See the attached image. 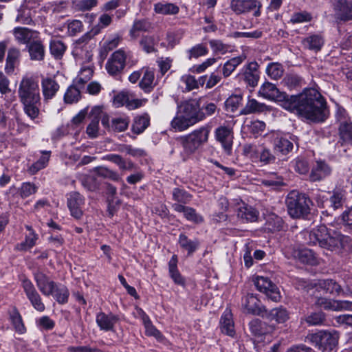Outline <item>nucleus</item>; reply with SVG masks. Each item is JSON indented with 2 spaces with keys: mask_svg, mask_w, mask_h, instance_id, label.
<instances>
[{
  "mask_svg": "<svg viewBox=\"0 0 352 352\" xmlns=\"http://www.w3.org/2000/svg\"><path fill=\"white\" fill-rule=\"evenodd\" d=\"M258 94L265 99L280 102L284 109L313 122H323L329 115L324 98L314 88L305 89L297 96H289L267 82L260 87Z\"/></svg>",
  "mask_w": 352,
  "mask_h": 352,
  "instance_id": "obj_1",
  "label": "nucleus"
},
{
  "mask_svg": "<svg viewBox=\"0 0 352 352\" xmlns=\"http://www.w3.org/2000/svg\"><path fill=\"white\" fill-rule=\"evenodd\" d=\"M304 237L309 245H318L322 248L331 251L346 250L349 248L351 243L349 236L328 229L324 225H320L309 232H305Z\"/></svg>",
  "mask_w": 352,
  "mask_h": 352,
  "instance_id": "obj_2",
  "label": "nucleus"
},
{
  "mask_svg": "<svg viewBox=\"0 0 352 352\" xmlns=\"http://www.w3.org/2000/svg\"><path fill=\"white\" fill-rule=\"evenodd\" d=\"M17 94L25 114L32 120L37 119L41 104L38 81L31 76H23Z\"/></svg>",
  "mask_w": 352,
  "mask_h": 352,
  "instance_id": "obj_3",
  "label": "nucleus"
},
{
  "mask_svg": "<svg viewBox=\"0 0 352 352\" xmlns=\"http://www.w3.org/2000/svg\"><path fill=\"white\" fill-rule=\"evenodd\" d=\"M311 199L305 194L298 191L290 192L286 198V205L289 214L293 218H300L310 212Z\"/></svg>",
  "mask_w": 352,
  "mask_h": 352,
  "instance_id": "obj_4",
  "label": "nucleus"
},
{
  "mask_svg": "<svg viewBox=\"0 0 352 352\" xmlns=\"http://www.w3.org/2000/svg\"><path fill=\"white\" fill-rule=\"evenodd\" d=\"M339 336L335 331L321 330L309 333L306 341L322 352L332 351L338 344Z\"/></svg>",
  "mask_w": 352,
  "mask_h": 352,
  "instance_id": "obj_5",
  "label": "nucleus"
},
{
  "mask_svg": "<svg viewBox=\"0 0 352 352\" xmlns=\"http://www.w3.org/2000/svg\"><path fill=\"white\" fill-rule=\"evenodd\" d=\"M252 281L256 288L274 302H279L281 299L280 292L275 284L271 280L265 276H256Z\"/></svg>",
  "mask_w": 352,
  "mask_h": 352,
  "instance_id": "obj_6",
  "label": "nucleus"
},
{
  "mask_svg": "<svg viewBox=\"0 0 352 352\" xmlns=\"http://www.w3.org/2000/svg\"><path fill=\"white\" fill-rule=\"evenodd\" d=\"M177 111L194 124L205 118L199 104L195 100L184 101L177 106Z\"/></svg>",
  "mask_w": 352,
  "mask_h": 352,
  "instance_id": "obj_7",
  "label": "nucleus"
},
{
  "mask_svg": "<svg viewBox=\"0 0 352 352\" xmlns=\"http://www.w3.org/2000/svg\"><path fill=\"white\" fill-rule=\"evenodd\" d=\"M210 129L202 126L189 134L184 143V148L189 153L195 152L203 143L208 141Z\"/></svg>",
  "mask_w": 352,
  "mask_h": 352,
  "instance_id": "obj_8",
  "label": "nucleus"
},
{
  "mask_svg": "<svg viewBox=\"0 0 352 352\" xmlns=\"http://www.w3.org/2000/svg\"><path fill=\"white\" fill-rule=\"evenodd\" d=\"M337 121L340 123L339 134L343 142L352 144V122L343 108L338 107L336 113Z\"/></svg>",
  "mask_w": 352,
  "mask_h": 352,
  "instance_id": "obj_9",
  "label": "nucleus"
},
{
  "mask_svg": "<svg viewBox=\"0 0 352 352\" xmlns=\"http://www.w3.org/2000/svg\"><path fill=\"white\" fill-rule=\"evenodd\" d=\"M233 207L234 210L236 212L238 218L243 222H254L258 217V212L252 206L246 204L241 200L236 199Z\"/></svg>",
  "mask_w": 352,
  "mask_h": 352,
  "instance_id": "obj_10",
  "label": "nucleus"
},
{
  "mask_svg": "<svg viewBox=\"0 0 352 352\" xmlns=\"http://www.w3.org/2000/svg\"><path fill=\"white\" fill-rule=\"evenodd\" d=\"M85 204V198L79 192H72L68 195L67 207L75 219H80L82 217Z\"/></svg>",
  "mask_w": 352,
  "mask_h": 352,
  "instance_id": "obj_11",
  "label": "nucleus"
},
{
  "mask_svg": "<svg viewBox=\"0 0 352 352\" xmlns=\"http://www.w3.org/2000/svg\"><path fill=\"white\" fill-rule=\"evenodd\" d=\"M22 287L28 299L30 300L33 307L40 312L43 311L45 310V305L42 302L40 294L36 291L31 280L28 279L23 280Z\"/></svg>",
  "mask_w": 352,
  "mask_h": 352,
  "instance_id": "obj_12",
  "label": "nucleus"
},
{
  "mask_svg": "<svg viewBox=\"0 0 352 352\" xmlns=\"http://www.w3.org/2000/svg\"><path fill=\"white\" fill-rule=\"evenodd\" d=\"M13 35L17 42L23 44H41L39 33L27 28L18 27L13 30Z\"/></svg>",
  "mask_w": 352,
  "mask_h": 352,
  "instance_id": "obj_13",
  "label": "nucleus"
},
{
  "mask_svg": "<svg viewBox=\"0 0 352 352\" xmlns=\"http://www.w3.org/2000/svg\"><path fill=\"white\" fill-rule=\"evenodd\" d=\"M119 320V316L111 312L104 313L100 311L96 316V322L98 327L100 330L104 331L114 332L116 331V325Z\"/></svg>",
  "mask_w": 352,
  "mask_h": 352,
  "instance_id": "obj_14",
  "label": "nucleus"
},
{
  "mask_svg": "<svg viewBox=\"0 0 352 352\" xmlns=\"http://www.w3.org/2000/svg\"><path fill=\"white\" fill-rule=\"evenodd\" d=\"M126 54L122 50L116 51L106 64L107 72L113 76L120 73L125 66Z\"/></svg>",
  "mask_w": 352,
  "mask_h": 352,
  "instance_id": "obj_15",
  "label": "nucleus"
},
{
  "mask_svg": "<svg viewBox=\"0 0 352 352\" xmlns=\"http://www.w3.org/2000/svg\"><path fill=\"white\" fill-rule=\"evenodd\" d=\"M311 295L314 296L315 299V304L322 307L326 310L331 311H342L344 310V308H347V300H333L327 299L322 297V294H316L315 292H311Z\"/></svg>",
  "mask_w": 352,
  "mask_h": 352,
  "instance_id": "obj_16",
  "label": "nucleus"
},
{
  "mask_svg": "<svg viewBox=\"0 0 352 352\" xmlns=\"http://www.w3.org/2000/svg\"><path fill=\"white\" fill-rule=\"evenodd\" d=\"M341 287L336 282L331 279L319 280L314 284L311 289V292L316 294H330L332 295H338L341 292Z\"/></svg>",
  "mask_w": 352,
  "mask_h": 352,
  "instance_id": "obj_17",
  "label": "nucleus"
},
{
  "mask_svg": "<svg viewBox=\"0 0 352 352\" xmlns=\"http://www.w3.org/2000/svg\"><path fill=\"white\" fill-rule=\"evenodd\" d=\"M34 280L39 291L46 296H51L55 288L56 283L50 280L49 276L41 271L34 273Z\"/></svg>",
  "mask_w": 352,
  "mask_h": 352,
  "instance_id": "obj_18",
  "label": "nucleus"
},
{
  "mask_svg": "<svg viewBox=\"0 0 352 352\" xmlns=\"http://www.w3.org/2000/svg\"><path fill=\"white\" fill-rule=\"evenodd\" d=\"M242 300V307L245 312L264 316L263 314L266 312V310L254 295L248 294Z\"/></svg>",
  "mask_w": 352,
  "mask_h": 352,
  "instance_id": "obj_19",
  "label": "nucleus"
},
{
  "mask_svg": "<svg viewBox=\"0 0 352 352\" xmlns=\"http://www.w3.org/2000/svg\"><path fill=\"white\" fill-rule=\"evenodd\" d=\"M216 140L221 143L223 150L230 154L232 147L233 134L232 130L226 126H219L215 130Z\"/></svg>",
  "mask_w": 352,
  "mask_h": 352,
  "instance_id": "obj_20",
  "label": "nucleus"
},
{
  "mask_svg": "<svg viewBox=\"0 0 352 352\" xmlns=\"http://www.w3.org/2000/svg\"><path fill=\"white\" fill-rule=\"evenodd\" d=\"M331 171L332 168L325 161L317 160L311 169L309 175L310 180L312 182L320 181L329 176Z\"/></svg>",
  "mask_w": 352,
  "mask_h": 352,
  "instance_id": "obj_21",
  "label": "nucleus"
},
{
  "mask_svg": "<svg viewBox=\"0 0 352 352\" xmlns=\"http://www.w3.org/2000/svg\"><path fill=\"white\" fill-rule=\"evenodd\" d=\"M102 114V108L100 107H94L90 113L89 117L91 120L87 127V134L91 138H95L98 135L99 121Z\"/></svg>",
  "mask_w": 352,
  "mask_h": 352,
  "instance_id": "obj_22",
  "label": "nucleus"
},
{
  "mask_svg": "<svg viewBox=\"0 0 352 352\" xmlns=\"http://www.w3.org/2000/svg\"><path fill=\"white\" fill-rule=\"evenodd\" d=\"M335 17L341 21L352 19V3L346 0H339L334 5Z\"/></svg>",
  "mask_w": 352,
  "mask_h": 352,
  "instance_id": "obj_23",
  "label": "nucleus"
},
{
  "mask_svg": "<svg viewBox=\"0 0 352 352\" xmlns=\"http://www.w3.org/2000/svg\"><path fill=\"white\" fill-rule=\"evenodd\" d=\"M60 86L53 78L46 77L41 80V89L43 99L48 101L52 99L58 92Z\"/></svg>",
  "mask_w": 352,
  "mask_h": 352,
  "instance_id": "obj_24",
  "label": "nucleus"
},
{
  "mask_svg": "<svg viewBox=\"0 0 352 352\" xmlns=\"http://www.w3.org/2000/svg\"><path fill=\"white\" fill-rule=\"evenodd\" d=\"M257 1L256 0H232L230 8L236 14H245L256 9Z\"/></svg>",
  "mask_w": 352,
  "mask_h": 352,
  "instance_id": "obj_25",
  "label": "nucleus"
},
{
  "mask_svg": "<svg viewBox=\"0 0 352 352\" xmlns=\"http://www.w3.org/2000/svg\"><path fill=\"white\" fill-rule=\"evenodd\" d=\"M272 137L274 150L283 154H287L292 150L293 144L287 138L278 133H273Z\"/></svg>",
  "mask_w": 352,
  "mask_h": 352,
  "instance_id": "obj_26",
  "label": "nucleus"
},
{
  "mask_svg": "<svg viewBox=\"0 0 352 352\" xmlns=\"http://www.w3.org/2000/svg\"><path fill=\"white\" fill-rule=\"evenodd\" d=\"M220 328L222 333L230 337H234L235 330L230 309H226L223 313L220 320Z\"/></svg>",
  "mask_w": 352,
  "mask_h": 352,
  "instance_id": "obj_27",
  "label": "nucleus"
},
{
  "mask_svg": "<svg viewBox=\"0 0 352 352\" xmlns=\"http://www.w3.org/2000/svg\"><path fill=\"white\" fill-rule=\"evenodd\" d=\"M25 228L28 230V234H25V240L15 247L16 250L19 251H27L31 249L36 245L38 239V235L30 226L26 225Z\"/></svg>",
  "mask_w": 352,
  "mask_h": 352,
  "instance_id": "obj_28",
  "label": "nucleus"
},
{
  "mask_svg": "<svg viewBox=\"0 0 352 352\" xmlns=\"http://www.w3.org/2000/svg\"><path fill=\"white\" fill-rule=\"evenodd\" d=\"M142 71L144 72V74L139 85L144 91L150 92L156 85L154 70L149 67H143Z\"/></svg>",
  "mask_w": 352,
  "mask_h": 352,
  "instance_id": "obj_29",
  "label": "nucleus"
},
{
  "mask_svg": "<svg viewBox=\"0 0 352 352\" xmlns=\"http://www.w3.org/2000/svg\"><path fill=\"white\" fill-rule=\"evenodd\" d=\"M294 256L301 263L316 265L318 264V258L313 250L307 248L298 250Z\"/></svg>",
  "mask_w": 352,
  "mask_h": 352,
  "instance_id": "obj_30",
  "label": "nucleus"
},
{
  "mask_svg": "<svg viewBox=\"0 0 352 352\" xmlns=\"http://www.w3.org/2000/svg\"><path fill=\"white\" fill-rule=\"evenodd\" d=\"M264 314L269 320H274L277 323H283L289 318V313L283 307L274 308L269 312L266 311Z\"/></svg>",
  "mask_w": 352,
  "mask_h": 352,
  "instance_id": "obj_31",
  "label": "nucleus"
},
{
  "mask_svg": "<svg viewBox=\"0 0 352 352\" xmlns=\"http://www.w3.org/2000/svg\"><path fill=\"white\" fill-rule=\"evenodd\" d=\"M178 243L181 248L187 251L188 256H191L199 246L198 239H190L184 234L179 235Z\"/></svg>",
  "mask_w": 352,
  "mask_h": 352,
  "instance_id": "obj_32",
  "label": "nucleus"
},
{
  "mask_svg": "<svg viewBox=\"0 0 352 352\" xmlns=\"http://www.w3.org/2000/svg\"><path fill=\"white\" fill-rule=\"evenodd\" d=\"M30 125L23 122L17 113L8 121V129L12 133L20 134L28 131Z\"/></svg>",
  "mask_w": 352,
  "mask_h": 352,
  "instance_id": "obj_33",
  "label": "nucleus"
},
{
  "mask_svg": "<svg viewBox=\"0 0 352 352\" xmlns=\"http://www.w3.org/2000/svg\"><path fill=\"white\" fill-rule=\"evenodd\" d=\"M258 65L252 62L246 67L244 72L245 81L251 87H255L258 81L259 75L257 71Z\"/></svg>",
  "mask_w": 352,
  "mask_h": 352,
  "instance_id": "obj_34",
  "label": "nucleus"
},
{
  "mask_svg": "<svg viewBox=\"0 0 352 352\" xmlns=\"http://www.w3.org/2000/svg\"><path fill=\"white\" fill-rule=\"evenodd\" d=\"M72 54L77 60L89 62L92 58L91 45H75Z\"/></svg>",
  "mask_w": 352,
  "mask_h": 352,
  "instance_id": "obj_35",
  "label": "nucleus"
},
{
  "mask_svg": "<svg viewBox=\"0 0 352 352\" xmlns=\"http://www.w3.org/2000/svg\"><path fill=\"white\" fill-rule=\"evenodd\" d=\"M40 153L41 154V157L29 168V172L32 175L45 168L48 164L51 156V151H41Z\"/></svg>",
  "mask_w": 352,
  "mask_h": 352,
  "instance_id": "obj_36",
  "label": "nucleus"
},
{
  "mask_svg": "<svg viewBox=\"0 0 352 352\" xmlns=\"http://www.w3.org/2000/svg\"><path fill=\"white\" fill-rule=\"evenodd\" d=\"M170 125L174 130L177 131H183L190 126L194 125V124L190 122V120L187 119L177 111V115L171 121Z\"/></svg>",
  "mask_w": 352,
  "mask_h": 352,
  "instance_id": "obj_37",
  "label": "nucleus"
},
{
  "mask_svg": "<svg viewBox=\"0 0 352 352\" xmlns=\"http://www.w3.org/2000/svg\"><path fill=\"white\" fill-rule=\"evenodd\" d=\"M140 314L144 324V328L146 329V333L150 336H154L156 338H160L162 337V334L160 331H158L152 324L148 316L143 311L142 309H140Z\"/></svg>",
  "mask_w": 352,
  "mask_h": 352,
  "instance_id": "obj_38",
  "label": "nucleus"
},
{
  "mask_svg": "<svg viewBox=\"0 0 352 352\" xmlns=\"http://www.w3.org/2000/svg\"><path fill=\"white\" fill-rule=\"evenodd\" d=\"M154 10L160 14H176L179 12V7L172 3H157L154 5Z\"/></svg>",
  "mask_w": 352,
  "mask_h": 352,
  "instance_id": "obj_39",
  "label": "nucleus"
},
{
  "mask_svg": "<svg viewBox=\"0 0 352 352\" xmlns=\"http://www.w3.org/2000/svg\"><path fill=\"white\" fill-rule=\"evenodd\" d=\"M266 109L265 104L258 102L255 99H249L241 113L248 115L255 113L263 112Z\"/></svg>",
  "mask_w": 352,
  "mask_h": 352,
  "instance_id": "obj_40",
  "label": "nucleus"
},
{
  "mask_svg": "<svg viewBox=\"0 0 352 352\" xmlns=\"http://www.w3.org/2000/svg\"><path fill=\"white\" fill-rule=\"evenodd\" d=\"M130 120L126 116H118L111 120V129L117 132L124 131L129 126Z\"/></svg>",
  "mask_w": 352,
  "mask_h": 352,
  "instance_id": "obj_41",
  "label": "nucleus"
},
{
  "mask_svg": "<svg viewBox=\"0 0 352 352\" xmlns=\"http://www.w3.org/2000/svg\"><path fill=\"white\" fill-rule=\"evenodd\" d=\"M9 315L10 320L12 324L15 331L20 334L24 333L25 331V327L23 322L21 316L19 313L18 310L16 308H13L10 311Z\"/></svg>",
  "mask_w": 352,
  "mask_h": 352,
  "instance_id": "obj_42",
  "label": "nucleus"
},
{
  "mask_svg": "<svg viewBox=\"0 0 352 352\" xmlns=\"http://www.w3.org/2000/svg\"><path fill=\"white\" fill-rule=\"evenodd\" d=\"M245 58V56L242 55L234 57L228 60L223 67V75L224 77H228L235 70L236 67L240 65Z\"/></svg>",
  "mask_w": 352,
  "mask_h": 352,
  "instance_id": "obj_43",
  "label": "nucleus"
},
{
  "mask_svg": "<svg viewBox=\"0 0 352 352\" xmlns=\"http://www.w3.org/2000/svg\"><path fill=\"white\" fill-rule=\"evenodd\" d=\"M93 72V69L89 65L82 67L74 82L79 87H83L91 78Z\"/></svg>",
  "mask_w": 352,
  "mask_h": 352,
  "instance_id": "obj_44",
  "label": "nucleus"
},
{
  "mask_svg": "<svg viewBox=\"0 0 352 352\" xmlns=\"http://www.w3.org/2000/svg\"><path fill=\"white\" fill-rule=\"evenodd\" d=\"M149 124V118L147 115L136 117L132 124V131L136 134L142 133Z\"/></svg>",
  "mask_w": 352,
  "mask_h": 352,
  "instance_id": "obj_45",
  "label": "nucleus"
},
{
  "mask_svg": "<svg viewBox=\"0 0 352 352\" xmlns=\"http://www.w3.org/2000/svg\"><path fill=\"white\" fill-rule=\"evenodd\" d=\"M263 185L272 188H276L284 185L283 179L276 173H270L261 181Z\"/></svg>",
  "mask_w": 352,
  "mask_h": 352,
  "instance_id": "obj_46",
  "label": "nucleus"
},
{
  "mask_svg": "<svg viewBox=\"0 0 352 352\" xmlns=\"http://www.w3.org/2000/svg\"><path fill=\"white\" fill-rule=\"evenodd\" d=\"M51 296H53L58 302L63 304L67 302L69 291L66 287L56 283Z\"/></svg>",
  "mask_w": 352,
  "mask_h": 352,
  "instance_id": "obj_47",
  "label": "nucleus"
},
{
  "mask_svg": "<svg viewBox=\"0 0 352 352\" xmlns=\"http://www.w3.org/2000/svg\"><path fill=\"white\" fill-rule=\"evenodd\" d=\"M150 27L151 24L146 19L136 20L130 30V35L131 37H136L139 32L146 31Z\"/></svg>",
  "mask_w": 352,
  "mask_h": 352,
  "instance_id": "obj_48",
  "label": "nucleus"
},
{
  "mask_svg": "<svg viewBox=\"0 0 352 352\" xmlns=\"http://www.w3.org/2000/svg\"><path fill=\"white\" fill-rule=\"evenodd\" d=\"M283 67L278 63H270L267 68L266 72L267 75L272 79H279L283 74Z\"/></svg>",
  "mask_w": 352,
  "mask_h": 352,
  "instance_id": "obj_49",
  "label": "nucleus"
},
{
  "mask_svg": "<svg viewBox=\"0 0 352 352\" xmlns=\"http://www.w3.org/2000/svg\"><path fill=\"white\" fill-rule=\"evenodd\" d=\"M292 167L300 174H306L309 170V165L307 160L297 157L291 162Z\"/></svg>",
  "mask_w": 352,
  "mask_h": 352,
  "instance_id": "obj_50",
  "label": "nucleus"
},
{
  "mask_svg": "<svg viewBox=\"0 0 352 352\" xmlns=\"http://www.w3.org/2000/svg\"><path fill=\"white\" fill-rule=\"evenodd\" d=\"M80 97L79 88L76 86H70L68 87L64 96V100L66 103H74L78 102Z\"/></svg>",
  "mask_w": 352,
  "mask_h": 352,
  "instance_id": "obj_51",
  "label": "nucleus"
},
{
  "mask_svg": "<svg viewBox=\"0 0 352 352\" xmlns=\"http://www.w3.org/2000/svg\"><path fill=\"white\" fill-rule=\"evenodd\" d=\"M242 102L241 95L234 94L230 96L225 102V106L227 111L234 112L240 106Z\"/></svg>",
  "mask_w": 352,
  "mask_h": 352,
  "instance_id": "obj_52",
  "label": "nucleus"
},
{
  "mask_svg": "<svg viewBox=\"0 0 352 352\" xmlns=\"http://www.w3.org/2000/svg\"><path fill=\"white\" fill-rule=\"evenodd\" d=\"M344 193L341 190H334L333 195L330 197V206L335 210L342 206Z\"/></svg>",
  "mask_w": 352,
  "mask_h": 352,
  "instance_id": "obj_53",
  "label": "nucleus"
},
{
  "mask_svg": "<svg viewBox=\"0 0 352 352\" xmlns=\"http://www.w3.org/2000/svg\"><path fill=\"white\" fill-rule=\"evenodd\" d=\"M180 82L182 85V87L186 91L197 89L196 78L193 76L188 74L184 75L181 77Z\"/></svg>",
  "mask_w": 352,
  "mask_h": 352,
  "instance_id": "obj_54",
  "label": "nucleus"
},
{
  "mask_svg": "<svg viewBox=\"0 0 352 352\" xmlns=\"http://www.w3.org/2000/svg\"><path fill=\"white\" fill-rule=\"evenodd\" d=\"M325 320L324 314L322 312L312 313L307 316L305 321L309 325H321Z\"/></svg>",
  "mask_w": 352,
  "mask_h": 352,
  "instance_id": "obj_55",
  "label": "nucleus"
},
{
  "mask_svg": "<svg viewBox=\"0 0 352 352\" xmlns=\"http://www.w3.org/2000/svg\"><path fill=\"white\" fill-rule=\"evenodd\" d=\"M37 186L31 182H24L19 188V194L22 198H27L37 191Z\"/></svg>",
  "mask_w": 352,
  "mask_h": 352,
  "instance_id": "obj_56",
  "label": "nucleus"
},
{
  "mask_svg": "<svg viewBox=\"0 0 352 352\" xmlns=\"http://www.w3.org/2000/svg\"><path fill=\"white\" fill-rule=\"evenodd\" d=\"M173 199L177 202L187 204L191 199V195L185 190L176 188L173 190Z\"/></svg>",
  "mask_w": 352,
  "mask_h": 352,
  "instance_id": "obj_57",
  "label": "nucleus"
},
{
  "mask_svg": "<svg viewBox=\"0 0 352 352\" xmlns=\"http://www.w3.org/2000/svg\"><path fill=\"white\" fill-rule=\"evenodd\" d=\"M248 128L250 133L257 136L264 131L265 129V123L260 120H254L248 125Z\"/></svg>",
  "mask_w": 352,
  "mask_h": 352,
  "instance_id": "obj_58",
  "label": "nucleus"
},
{
  "mask_svg": "<svg viewBox=\"0 0 352 352\" xmlns=\"http://www.w3.org/2000/svg\"><path fill=\"white\" fill-rule=\"evenodd\" d=\"M265 324L258 319H254L250 322L249 326L252 333L256 336L265 334L269 331L264 330Z\"/></svg>",
  "mask_w": 352,
  "mask_h": 352,
  "instance_id": "obj_59",
  "label": "nucleus"
},
{
  "mask_svg": "<svg viewBox=\"0 0 352 352\" xmlns=\"http://www.w3.org/2000/svg\"><path fill=\"white\" fill-rule=\"evenodd\" d=\"M129 91H122L118 93L113 97V103L116 107H120L125 106L126 107V103L129 100Z\"/></svg>",
  "mask_w": 352,
  "mask_h": 352,
  "instance_id": "obj_60",
  "label": "nucleus"
},
{
  "mask_svg": "<svg viewBox=\"0 0 352 352\" xmlns=\"http://www.w3.org/2000/svg\"><path fill=\"white\" fill-rule=\"evenodd\" d=\"M28 51L32 59L39 60L44 56L43 45H29Z\"/></svg>",
  "mask_w": 352,
  "mask_h": 352,
  "instance_id": "obj_61",
  "label": "nucleus"
},
{
  "mask_svg": "<svg viewBox=\"0 0 352 352\" xmlns=\"http://www.w3.org/2000/svg\"><path fill=\"white\" fill-rule=\"evenodd\" d=\"M184 216L186 218L187 220L199 223L203 221V217L197 214L195 209L192 208L187 207Z\"/></svg>",
  "mask_w": 352,
  "mask_h": 352,
  "instance_id": "obj_62",
  "label": "nucleus"
},
{
  "mask_svg": "<svg viewBox=\"0 0 352 352\" xmlns=\"http://www.w3.org/2000/svg\"><path fill=\"white\" fill-rule=\"evenodd\" d=\"M301 78L295 75H289L284 78L282 83L287 86L289 89H292L300 85Z\"/></svg>",
  "mask_w": 352,
  "mask_h": 352,
  "instance_id": "obj_63",
  "label": "nucleus"
},
{
  "mask_svg": "<svg viewBox=\"0 0 352 352\" xmlns=\"http://www.w3.org/2000/svg\"><path fill=\"white\" fill-rule=\"evenodd\" d=\"M311 16L307 12H300L294 13L290 19L292 23H304L310 21Z\"/></svg>",
  "mask_w": 352,
  "mask_h": 352,
  "instance_id": "obj_64",
  "label": "nucleus"
}]
</instances>
